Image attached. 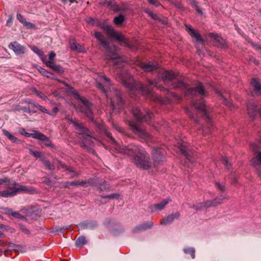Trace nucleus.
Segmentation results:
<instances>
[{
  "label": "nucleus",
  "instance_id": "nucleus-1",
  "mask_svg": "<svg viewBox=\"0 0 261 261\" xmlns=\"http://www.w3.org/2000/svg\"><path fill=\"white\" fill-rule=\"evenodd\" d=\"M122 152L131 158L132 162L139 168L148 170L153 167V162L148 153L140 146L129 145L123 149Z\"/></svg>",
  "mask_w": 261,
  "mask_h": 261
},
{
  "label": "nucleus",
  "instance_id": "nucleus-2",
  "mask_svg": "<svg viewBox=\"0 0 261 261\" xmlns=\"http://www.w3.org/2000/svg\"><path fill=\"white\" fill-rule=\"evenodd\" d=\"M1 185H4L6 187L5 190L0 191V196L3 197H12L20 192L32 193L34 191L15 181L12 182L8 177L0 178Z\"/></svg>",
  "mask_w": 261,
  "mask_h": 261
},
{
  "label": "nucleus",
  "instance_id": "nucleus-3",
  "mask_svg": "<svg viewBox=\"0 0 261 261\" xmlns=\"http://www.w3.org/2000/svg\"><path fill=\"white\" fill-rule=\"evenodd\" d=\"M192 108L197 110L201 115L205 117L206 126L202 129L204 134L207 135L212 132L214 128L213 122L209 117L207 113L208 111L205 109V106L203 101L195 102L193 103Z\"/></svg>",
  "mask_w": 261,
  "mask_h": 261
},
{
  "label": "nucleus",
  "instance_id": "nucleus-4",
  "mask_svg": "<svg viewBox=\"0 0 261 261\" xmlns=\"http://www.w3.org/2000/svg\"><path fill=\"white\" fill-rule=\"evenodd\" d=\"M100 27L106 32L108 36L118 41L121 45L130 47L128 41L125 36L122 34L116 32L111 25L104 23L100 24Z\"/></svg>",
  "mask_w": 261,
  "mask_h": 261
},
{
  "label": "nucleus",
  "instance_id": "nucleus-5",
  "mask_svg": "<svg viewBox=\"0 0 261 261\" xmlns=\"http://www.w3.org/2000/svg\"><path fill=\"white\" fill-rule=\"evenodd\" d=\"M174 88H184L186 95H194L196 93H198L201 95H204L205 91L201 84L199 83L196 88H188L184 83L180 82L174 86Z\"/></svg>",
  "mask_w": 261,
  "mask_h": 261
},
{
  "label": "nucleus",
  "instance_id": "nucleus-6",
  "mask_svg": "<svg viewBox=\"0 0 261 261\" xmlns=\"http://www.w3.org/2000/svg\"><path fill=\"white\" fill-rule=\"evenodd\" d=\"M129 125L132 131L139 138L146 141L151 140V136L147 133L140 125L134 122H130Z\"/></svg>",
  "mask_w": 261,
  "mask_h": 261
},
{
  "label": "nucleus",
  "instance_id": "nucleus-7",
  "mask_svg": "<svg viewBox=\"0 0 261 261\" xmlns=\"http://www.w3.org/2000/svg\"><path fill=\"white\" fill-rule=\"evenodd\" d=\"M151 160L153 162V167H158L162 165L165 161L164 150L162 148H155L153 149Z\"/></svg>",
  "mask_w": 261,
  "mask_h": 261
},
{
  "label": "nucleus",
  "instance_id": "nucleus-8",
  "mask_svg": "<svg viewBox=\"0 0 261 261\" xmlns=\"http://www.w3.org/2000/svg\"><path fill=\"white\" fill-rule=\"evenodd\" d=\"M76 95L81 101L80 111L84 113L90 119H92L93 114L91 110V104L85 97H81L77 94Z\"/></svg>",
  "mask_w": 261,
  "mask_h": 261
},
{
  "label": "nucleus",
  "instance_id": "nucleus-9",
  "mask_svg": "<svg viewBox=\"0 0 261 261\" xmlns=\"http://www.w3.org/2000/svg\"><path fill=\"white\" fill-rule=\"evenodd\" d=\"M221 203V200L217 198L213 200H207L202 202L198 203L194 205V207L196 210H206L211 206H216L218 204Z\"/></svg>",
  "mask_w": 261,
  "mask_h": 261
},
{
  "label": "nucleus",
  "instance_id": "nucleus-10",
  "mask_svg": "<svg viewBox=\"0 0 261 261\" xmlns=\"http://www.w3.org/2000/svg\"><path fill=\"white\" fill-rule=\"evenodd\" d=\"M133 115L137 120L140 121H145L149 124H150L149 120L151 119L153 116V114L150 112H147L146 115H143L140 110L137 108H134L133 109Z\"/></svg>",
  "mask_w": 261,
  "mask_h": 261
},
{
  "label": "nucleus",
  "instance_id": "nucleus-11",
  "mask_svg": "<svg viewBox=\"0 0 261 261\" xmlns=\"http://www.w3.org/2000/svg\"><path fill=\"white\" fill-rule=\"evenodd\" d=\"M110 85V80L106 78V76L101 77L100 78V83H98L97 85V87L106 94L107 98H109L110 96L108 91V88Z\"/></svg>",
  "mask_w": 261,
  "mask_h": 261
},
{
  "label": "nucleus",
  "instance_id": "nucleus-12",
  "mask_svg": "<svg viewBox=\"0 0 261 261\" xmlns=\"http://www.w3.org/2000/svg\"><path fill=\"white\" fill-rule=\"evenodd\" d=\"M20 133L25 137H31L38 140H44L45 138L44 134L37 131H35L34 133L30 134L26 132L24 128H21L20 130Z\"/></svg>",
  "mask_w": 261,
  "mask_h": 261
},
{
  "label": "nucleus",
  "instance_id": "nucleus-13",
  "mask_svg": "<svg viewBox=\"0 0 261 261\" xmlns=\"http://www.w3.org/2000/svg\"><path fill=\"white\" fill-rule=\"evenodd\" d=\"M210 37L213 39L215 41V44L218 47H224L225 46V41L221 37L218 36L216 34L210 33L209 34Z\"/></svg>",
  "mask_w": 261,
  "mask_h": 261
},
{
  "label": "nucleus",
  "instance_id": "nucleus-14",
  "mask_svg": "<svg viewBox=\"0 0 261 261\" xmlns=\"http://www.w3.org/2000/svg\"><path fill=\"white\" fill-rule=\"evenodd\" d=\"M120 78L122 80V82L125 87L130 90L133 89L134 86V80L130 75L127 76V79H126V77L124 75H121Z\"/></svg>",
  "mask_w": 261,
  "mask_h": 261
},
{
  "label": "nucleus",
  "instance_id": "nucleus-15",
  "mask_svg": "<svg viewBox=\"0 0 261 261\" xmlns=\"http://www.w3.org/2000/svg\"><path fill=\"white\" fill-rule=\"evenodd\" d=\"M163 81L165 83L172 81L175 78L176 75L174 72L171 71H163L161 74Z\"/></svg>",
  "mask_w": 261,
  "mask_h": 261
},
{
  "label": "nucleus",
  "instance_id": "nucleus-16",
  "mask_svg": "<svg viewBox=\"0 0 261 261\" xmlns=\"http://www.w3.org/2000/svg\"><path fill=\"white\" fill-rule=\"evenodd\" d=\"M186 28L187 31L189 32L191 37L195 38L196 41L199 42L202 44L203 43V40L200 35L198 32L193 29L191 26L186 25Z\"/></svg>",
  "mask_w": 261,
  "mask_h": 261
},
{
  "label": "nucleus",
  "instance_id": "nucleus-17",
  "mask_svg": "<svg viewBox=\"0 0 261 261\" xmlns=\"http://www.w3.org/2000/svg\"><path fill=\"white\" fill-rule=\"evenodd\" d=\"M9 48L12 49L16 54H23L24 53V47L16 42L11 43L9 45Z\"/></svg>",
  "mask_w": 261,
  "mask_h": 261
},
{
  "label": "nucleus",
  "instance_id": "nucleus-18",
  "mask_svg": "<svg viewBox=\"0 0 261 261\" xmlns=\"http://www.w3.org/2000/svg\"><path fill=\"white\" fill-rule=\"evenodd\" d=\"M170 201H171V199L170 198H167L164 199L160 203L155 204L150 206L149 207L152 212L155 210H162Z\"/></svg>",
  "mask_w": 261,
  "mask_h": 261
},
{
  "label": "nucleus",
  "instance_id": "nucleus-19",
  "mask_svg": "<svg viewBox=\"0 0 261 261\" xmlns=\"http://www.w3.org/2000/svg\"><path fill=\"white\" fill-rule=\"evenodd\" d=\"M251 84L253 87L254 93L257 96H261V84L255 79L251 81Z\"/></svg>",
  "mask_w": 261,
  "mask_h": 261
},
{
  "label": "nucleus",
  "instance_id": "nucleus-20",
  "mask_svg": "<svg viewBox=\"0 0 261 261\" xmlns=\"http://www.w3.org/2000/svg\"><path fill=\"white\" fill-rule=\"evenodd\" d=\"M45 64L47 67L51 68L54 70L60 73H63L64 72V69L63 67L59 65L56 64L54 62L46 61Z\"/></svg>",
  "mask_w": 261,
  "mask_h": 261
},
{
  "label": "nucleus",
  "instance_id": "nucleus-21",
  "mask_svg": "<svg viewBox=\"0 0 261 261\" xmlns=\"http://www.w3.org/2000/svg\"><path fill=\"white\" fill-rule=\"evenodd\" d=\"M70 48L73 50H76L78 52L84 51L85 48L77 42H76L74 39L70 40Z\"/></svg>",
  "mask_w": 261,
  "mask_h": 261
},
{
  "label": "nucleus",
  "instance_id": "nucleus-22",
  "mask_svg": "<svg viewBox=\"0 0 261 261\" xmlns=\"http://www.w3.org/2000/svg\"><path fill=\"white\" fill-rule=\"evenodd\" d=\"M111 103L113 108H116L117 105L122 104V99L118 92H116L115 96L111 98Z\"/></svg>",
  "mask_w": 261,
  "mask_h": 261
},
{
  "label": "nucleus",
  "instance_id": "nucleus-23",
  "mask_svg": "<svg viewBox=\"0 0 261 261\" xmlns=\"http://www.w3.org/2000/svg\"><path fill=\"white\" fill-rule=\"evenodd\" d=\"M68 120L74 124V125L76 127L77 129L79 130V133L80 134L86 135L87 136H90L89 134H88L89 131L86 128L83 127L81 124H79L77 122L72 120V119H68Z\"/></svg>",
  "mask_w": 261,
  "mask_h": 261
},
{
  "label": "nucleus",
  "instance_id": "nucleus-24",
  "mask_svg": "<svg viewBox=\"0 0 261 261\" xmlns=\"http://www.w3.org/2000/svg\"><path fill=\"white\" fill-rule=\"evenodd\" d=\"M257 111H258V113L261 116V106L258 109H256V108L254 106L251 105L248 106L247 112L250 117L252 118L254 117L256 115Z\"/></svg>",
  "mask_w": 261,
  "mask_h": 261
},
{
  "label": "nucleus",
  "instance_id": "nucleus-25",
  "mask_svg": "<svg viewBox=\"0 0 261 261\" xmlns=\"http://www.w3.org/2000/svg\"><path fill=\"white\" fill-rule=\"evenodd\" d=\"M5 213L9 215L12 216L15 218L20 219L21 220L25 219V217L21 215L19 212H14L12 209L9 208H5Z\"/></svg>",
  "mask_w": 261,
  "mask_h": 261
},
{
  "label": "nucleus",
  "instance_id": "nucleus-26",
  "mask_svg": "<svg viewBox=\"0 0 261 261\" xmlns=\"http://www.w3.org/2000/svg\"><path fill=\"white\" fill-rule=\"evenodd\" d=\"M140 66L145 71H152L158 68V66L156 65H152L150 63H146L144 62L141 63L140 64Z\"/></svg>",
  "mask_w": 261,
  "mask_h": 261
},
{
  "label": "nucleus",
  "instance_id": "nucleus-27",
  "mask_svg": "<svg viewBox=\"0 0 261 261\" xmlns=\"http://www.w3.org/2000/svg\"><path fill=\"white\" fill-rule=\"evenodd\" d=\"M95 38L104 46H108V43L105 38V37L99 32H95L94 34Z\"/></svg>",
  "mask_w": 261,
  "mask_h": 261
},
{
  "label": "nucleus",
  "instance_id": "nucleus-28",
  "mask_svg": "<svg viewBox=\"0 0 261 261\" xmlns=\"http://www.w3.org/2000/svg\"><path fill=\"white\" fill-rule=\"evenodd\" d=\"M251 164L254 167L261 165V151L251 160Z\"/></svg>",
  "mask_w": 261,
  "mask_h": 261
},
{
  "label": "nucleus",
  "instance_id": "nucleus-29",
  "mask_svg": "<svg viewBox=\"0 0 261 261\" xmlns=\"http://www.w3.org/2000/svg\"><path fill=\"white\" fill-rule=\"evenodd\" d=\"M32 49L35 53L41 58L42 61L44 63H45L47 60L46 57L44 56L43 52L41 49L35 46L33 47Z\"/></svg>",
  "mask_w": 261,
  "mask_h": 261
},
{
  "label": "nucleus",
  "instance_id": "nucleus-30",
  "mask_svg": "<svg viewBox=\"0 0 261 261\" xmlns=\"http://www.w3.org/2000/svg\"><path fill=\"white\" fill-rule=\"evenodd\" d=\"M4 134L12 142L17 143L19 140L13 135H11L8 130H3Z\"/></svg>",
  "mask_w": 261,
  "mask_h": 261
},
{
  "label": "nucleus",
  "instance_id": "nucleus-31",
  "mask_svg": "<svg viewBox=\"0 0 261 261\" xmlns=\"http://www.w3.org/2000/svg\"><path fill=\"white\" fill-rule=\"evenodd\" d=\"M124 16L122 15H119L114 17L113 22L116 25H120L124 21Z\"/></svg>",
  "mask_w": 261,
  "mask_h": 261
},
{
  "label": "nucleus",
  "instance_id": "nucleus-32",
  "mask_svg": "<svg viewBox=\"0 0 261 261\" xmlns=\"http://www.w3.org/2000/svg\"><path fill=\"white\" fill-rule=\"evenodd\" d=\"M86 240L85 237L82 236L79 237L76 241V245L78 246H82L86 244Z\"/></svg>",
  "mask_w": 261,
  "mask_h": 261
},
{
  "label": "nucleus",
  "instance_id": "nucleus-33",
  "mask_svg": "<svg viewBox=\"0 0 261 261\" xmlns=\"http://www.w3.org/2000/svg\"><path fill=\"white\" fill-rule=\"evenodd\" d=\"M42 162H43L44 165L45 166L46 169L49 170H54L55 167L53 165H51L49 161L46 160L45 159H41Z\"/></svg>",
  "mask_w": 261,
  "mask_h": 261
},
{
  "label": "nucleus",
  "instance_id": "nucleus-34",
  "mask_svg": "<svg viewBox=\"0 0 261 261\" xmlns=\"http://www.w3.org/2000/svg\"><path fill=\"white\" fill-rule=\"evenodd\" d=\"M2 229L5 231H9L11 233L15 232V229L13 228L10 227L9 226L0 224V229Z\"/></svg>",
  "mask_w": 261,
  "mask_h": 261
},
{
  "label": "nucleus",
  "instance_id": "nucleus-35",
  "mask_svg": "<svg viewBox=\"0 0 261 261\" xmlns=\"http://www.w3.org/2000/svg\"><path fill=\"white\" fill-rule=\"evenodd\" d=\"M173 221L172 219V217H171L170 215L165 217L163 220H161L160 224L162 225H166L168 223H171Z\"/></svg>",
  "mask_w": 261,
  "mask_h": 261
},
{
  "label": "nucleus",
  "instance_id": "nucleus-36",
  "mask_svg": "<svg viewBox=\"0 0 261 261\" xmlns=\"http://www.w3.org/2000/svg\"><path fill=\"white\" fill-rule=\"evenodd\" d=\"M32 91L35 93L37 96L39 97L41 99L45 100L47 98L45 95H44L42 92L37 90L36 89L33 88Z\"/></svg>",
  "mask_w": 261,
  "mask_h": 261
},
{
  "label": "nucleus",
  "instance_id": "nucleus-37",
  "mask_svg": "<svg viewBox=\"0 0 261 261\" xmlns=\"http://www.w3.org/2000/svg\"><path fill=\"white\" fill-rule=\"evenodd\" d=\"M29 151L31 154L33 155L36 158H38L41 156V152L40 151H38L36 150H33L32 149H30Z\"/></svg>",
  "mask_w": 261,
  "mask_h": 261
},
{
  "label": "nucleus",
  "instance_id": "nucleus-38",
  "mask_svg": "<svg viewBox=\"0 0 261 261\" xmlns=\"http://www.w3.org/2000/svg\"><path fill=\"white\" fill-rule=\"evenodd\" d=\"M108 56H109V57H108V59L117 61V62L115 61V63H118L120 60L119 58H117V55L115 53H113V54H112L111 55H109ZM113 62H114V61H113Z\"/></svg>",
  "mask_w": 261,
  "mask_h": 261
},
{
  "label": "nucleus",
  "instance_id": "nucleus-39",
  "mask_svg": "<svg viewBox=\"0 0 261 261\" xmlns=\"http://www.w3.org/2000/svg\"><path fill=\"white\" fill-rule=\"evenodd\" d=\"M180 147L182 153L184 154H186L188 150L187 143L184 142H182V143L180 145Z\"/></svg>",
  "mask_w": 261,
  "mask_h": 261
},
{
  "label": "nucleus",
  "instance_id": "nucleus-40",
  "mask_svg": "<svg viewBox=\"0 0 261 261\" xmlns=\"http://www.w3.org/2000/svg\"><path fill=\"white\" fill-rule=\"evenodd\" d=\"M185 252L189 254L192 258H195V250L193 248H188L185 250Z\"/></svg>",
  "mask_w": 261,
  "mask_h": 261
},
{
  "label": "nucleus",
  "instance_id": "nucleus-41",
  "mask_svg": "<svg viewBox=\"0 0 261 261\" xmlns=\"http://www.w3.org/2000/svg\"><path fill=\"white\" fill-rule=\"evenodd\" d=\"M220 99L224 102V103L226 105H227L229 107H230L231 106V102L227 100V99L226 97H225L223 95H220Z\"/></svg>",
  "mask_w": 261,
  "mask_h": 261
},
{
  "label": "nucleus",
  "instance_id": "nucleus-42",
  "mask_svg": "<svg viewBox=\"0 0 261 261\" xmlns=\"http://www.w3.org/2000/svg\"><path fill=\"white\" fill-rule=\"evenodd\" d=\"M2 244L1 246H8L10 247H14L15 246V244L12 243H9L7 241H1Z\"/></svg>",
  "mask_w": 261,
  "mask_h": 261
},
{
  "label": "nucleus",
  "instance_id": "nucleus-43",
  "mask_svg": "<svg viewBox=\"0 0 261 261\" xmlns=\"http://www.w3.org/2000/svg\"><path fill=\"white\" fill-rule=\"evenodd\" d=\"M105 4L109 7L110 9H112L114 4H115V2L113 1L105 0Z\"/></svg>",
  "mask_w": 261,
  "mask_h": 261
},
{
  "label": "nucleus",
  "instance_id": "nucleus-44",
  "mask_svg": "<svg viewBox=\"0 0 261 261\" xmlns=\"http://www.w3.org/2000/svg\"><path fill=\"white\" fill-rule=\"evenodd\" d=\"M17 19L22 23L24 24L25 22V19L24 18L23 16L21 15L20 13H17Z\"/></svg>",
  "mask_w": 261,
  "mask_h": 261
},
{
  "label": "nucleus",
  "instance_id": "nucleus-45",
  "mask_svg": "<svg viewBox=\"0 0 261 261\" xmlns=\"http://www.w3.org/2000/svg\"><path fill=\"white\" fill-rule=\"evenodd\" d=\"M45 138L44 140H40L41 141H44L45 144L47 146H51V143L47 137L44 135Z\"/></svg>",
  "mask_w": 261,
  "mask_h": 261
},
{
  "label": "nucleus",
  "instance_id": "nucleus-46",
  "mask_svg": "<svg viewBox=\"0 0 261 261\" xmlns=\"http://www.w3.org/2000/svg\"><path fill=\"white\" fill-rule=\"evenodd\" d=\"M170 215L171 217H172V219L173 221L174 219H178L180 217V214L179 212H176L174 213H172Z\"/></svg>",
  "mask_w": 261,
  "mask_h": 261
},
{
  "label": "nucleus",
  "instance_id": "nucleus-47",
  "mask_svg": "<svg viewBox=\"0 0 261 261\" xmlns=\"http://www.w3.org/2000/svg\"><path fill=\"white\" fill-rule=\"evenodd\" d=\"M113 126L114 128H115L116 129V130H117L118 132H119L121 133H124L123 129L122 128H121V127H120L118 124H117L116 123H113Z\"/></svg>",
  "mask_w": 261,
  "mask_h": 261
},
{
  "label": "nucleus",
  "instance_id": "nucleus-48",
  "mask_svg": "<svg viewBox=\"0 0 261 261\" xmlns=\"http://www.w3.org/2000/svg\"><path fill=\"white\" fill-rule=\"evenodd\" d=\"M56 57V54L54 51H51L49 54V61L54 62Z\"/></svg>",
  "mask_w": 261,
  "mask_h": 261
},
{
  "label": "nucleus",
  "instance_id": "nucleus-49",
  "mask_svg": "<svg viewBox=\"0 0 261 261\" xmlns=\"http://www.w3.org/2000/svg\"><path fill=\"white\" fill-rule=\"evenodd\" d=\"M21 230L25 234H29L30 233L29 230L23 225L19 226Z\"/></svg>",
  "mask_w": 261,
  "mask_h": 261
},
{
  "label": "nucleus",
  "instance_id": "nucleus-50",
  "mask_svg": "<svg viewBox=\"0 0 261 261\" xmlns=\"http://www.w3.org/2000/svg\"><path fill=\"white\" fill-rule=\"evenodd\" d=\"M216 187L221 191L224 192L225 191V187L223 185H221L219 182H216Z\"/></svg>",
  "mask_w": 261,
  "mask_h": 261
},
{
  "label": "nucleus",
  "instance_id": "nucleus-51",
  "mask_svg": "<svg viewBox=\"0 0 261 261\" xmlns=\"http://www.w3.org/2000/svg\"><path fill=\"white\" fill-rule=\"evenodd\" d=\"M148 1L150 4H152L156 7H158L160 5V3L158 2L157 0H148Z\"/></svg>",
  "mask_w": 261,
  "mask_h": 261
},
{
  "label": "nucleus",
  "instance_id": "nucleus-52",
  "mask_svg": "<svg viewBox=\"0 0 261 261\" xmlns=\"http://www.w3.org/2000/svg\"><path fill=\"white\" fill-rule=\"evenodd\" d=\"M251 45H252V47L256 50H261V45H260L254 43L253 42L251 43Z\"/></svg>",
  "mask_w": 261,
  "mask_h": 261
},
{
  "label": "nucleus",
  "instance_id": "nucleus-53",
  "mask_svg": "<svg viewBox=\"0 0 261 261\" xmlns=\"http://www.w3.org/2000/svg\"><path fill=\"white\" fill-rule=\"evenodd\" d=\"M140 88L141 89V90L142 91V92H143L144 93V94H146V95H148V96L152 95V93L151 91H149L147 90V91L146 92L145 91V89L142 87V86H141L140 87Z\"/></svg>",
  "mask_w": 261,
  "mask_h": 261
},
{
  "label": "nucleus",
  "instance_id": "nucleus-54",
  "mask_svg": "<svg viewBox=\"0 0 261 261\" xmlns=\"http://www.w3.org/2000/svg\"><path fill=\"white\" fill-rule=\"evenodd\" d=\"M113 11H115V12H119V11H120V6L119 5H116V4L115 3L113 6V8H112V9Z\"/></svg>",
  "mask_w": 261,
  "mask_h": 261
},
{
  "label": "nucleus",
  "instance_id": "nucleus-55",
  "mask_svg": "<svg viewBox=\"0 0 261 261\" xmlns=\"http://www.w3.org/2000/svg\"><path fill=\"white\" fill-rule=\"evenodd\" d=\"M120 11H124L127 9V5L125 3H122L121 5L120 6Z\"/></svg>",
  "mask_w": 261,
  "mask_h": 261
},
{
  "label": "nucleus",
  "instance_id": "nucleus-56",
  "mask_svg": "<svg viewBox=\"0 0 261 261\" xmlns=\"http://www.w3.org/2000/svg\"><path fill=\"white\" fill-rule=\"evenodd\" d=\"M25 26L28 27L30 28H34V24L30 22H28L25 21V22L23 24Z\"/></svg>",
  "mask_w": 261,
  "mask_h": 261
},
{
  "label": "nucleus",
  "instance_id": "nucleus-57",
  "mask_svg": "<svg viewBox=\"0 0 261 261\" xmlns=\"http://www.w3.org/2000/svg\"><path fill=\"white\" fill-rule=\"evenodd\" d=\"M119 197V195L117 194H113L107 196L106 197L109 198H118Z\"/></svg>",
  "mask_w": 261,
  "mask_h": 261
},
{
  "label": "nucleus",
  "instance_id": "nucleus-58",
  "mask_svg": "<svg viewBox=\"0 0 261 261\" xmlns=\"http://www.w3.org/2000/svg\"><path fill=\"white\" fill-rule=\"evenodd\" d=\"M145 12H146V13H147L149 14V15L150 16H151V17L152 18H153L154 19H156V18H157V16H156V14H153L152 13H151V12L148 11V10L145 11Z\"/></svg>",
  "mask_w": 261,
  "mask_h": 261
},
{
  "label": "nucleus",
  "instance_id": "nucleus-59",
  "mask_svg": "<svg viewBox=\"0 0 261 261\" xmlns=\"http://www.w3.org/2000/svg\"><path fill=\"white\" fill-rule=\"evenodd\" d=\"M74 186L75 185H84L86 183V181H74Z\"/></svg>",
  "mask_w": 261,
  "mask_h": 261
},
{
  "label": "nucleus",
  "instance_id": "nucleus-60",
  "mask_svg": "<svg viewBox=\"0 0 261 261\" xmlns=\"http://www.w3.org/2000/svg\"><path fill=\"white\" fill-rule=\"evenodd\" d=\"M149 84H150V85H153L154 87H157V88H159V89H161V90H162V89H164V88H162V87H161V86H159V87H158V85H157V83H156V82H155L154 85V82H153L152 81H149Z\"/></svg>",
  "mask_w": 261,
  "mask_h": 261
},
{
  "label": "nucleus",
  "instance_id": "nucleus-61",
  "mask_svg": "<svg viewBox=\"0 0 261 261\" xmlns=\"http://www.w3.org/2000/svg\"><path fill=\"white\" fill-rule=\"evenodd\" d=\"M39 71H40V72L41 73L42 75H44L45 76H46L47 77H48V75H47L46 74V73H48V72L46 70H45L43 68H41L40 70H39Z\"/></svg>",
  "mask_w": 261,
  "mask_h": 261
},
{
  "label": "nucleus",
  "instance_id": "nucleus-62",
  "mask_svg": "<svg viewBox=\"0 0 261 261\" xmlns=\"http://www.w3.org/2000/svg\"><path fill=\"white\" fill-rule=\"evenodd\" d=\"M74 186V181L70 182H67L66 184L65 187L68 188V187H70V186Z\"/></svg>",
  "mask_w": 261,
  "mask_h": 261
},
{
  "label": "nucleus",
  "instance_id": "nucleus-63",
  "mask_svg": "<svg viewBox=\"0 0 261 261\" xmlns=\"http://www.w3.org/2000/svg\"><path fill=\"white\" fill-rule=\"evenodd\" d=\"M107 136L113 142H115V140L114 138L111 136V134L110 133H107Z\"/></svg>",
  "mask_w": 261,
  "mask_h": 261
},
{
  "label": "nucleus",
  "instance_id": "nucleus-64",
  "mask_svg": "<svg viewBox=\"0 0 261 261\" xmlns=\"http://www.w3.org/2000/svg\"><path fill=\"white\" fill-rule=\"evenodd\" d=\"M40 111H41V112H42L43 113L49 114L48 111L47 110H46V109L44 108L42 106L41 107V109H40Z\"/></svg>",
  "mask_w": 261,
  "mask_h": 261
}]
</instances>
